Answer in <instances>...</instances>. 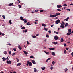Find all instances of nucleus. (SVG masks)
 Wrapping results in <instances>:
<instances>
[{
  "instance_id": "56",
  "label": "nucleus",
  "mask_w": 73,
  "mask_h": 73,
  "mask_svg": "<svg viewBox=\"0 0 73 73\" xmlns=\"http://www.w3.org/2000/svg\"><path fill=\"white\" fill-rule=\"evenodd\" d=\"M67 10L69 11H70V9H67Z\"/></svg>"
},
{
  "instance_id": "10",
  "label": "nucleus",
  "mask_w": 73,
  "mask_h": 73,
  "mask_svg": "<svg viewBox=\"0 0 73 73\" xmlns=\"http://www.w3.org/2000/svg\"><path fill=\"white\" fill-rule=\"evenodd\" d=\"M20 19H21V20H22V21H24L25 20V19H23V17H20Z\"/></svg>"
},
{
  "instance_id": "59",
  "label": "nucleus",
  "mask_w": 73,
  "mask_h": 73,
  "mask_svg": "<svg viewBox=\"0 0 73 73\" xmlns=\"http://www.w3.org/2000/svg\"><path fill=\"white\" fill-rule=\"evenodd\" d=\"M29 44V43L28 42V41H27V44Z\"/></svg>"
},
{
  "instance_id": "44",
  "label": "nucleus",
  "mask_w": 73,
  "mask_h": 73,
  "mask_svg": "<svg viewBox=\"0 0 73 73\" xmlns=\"http://www.w3.org/2000/svg\"><path fill=\"white\" fill-rule=\"evenodd\" d=\"M46 37L47 38H48L49 37V35H46Z\"/></svg>"
},
{
  "instance_id": "60",
  "label": "nucleus",
  "mask_w": 73,
  "mask_h": 73,
  "mask_svg": "<svg viewBox=\"0 0 73 73\" xmlns=\"http://www.w3.org/2000/svg\"><path fill=\"white\" fill-rule=\"evenodd\" d=\"M17 1L19 2V3H20V1L19 0H17Z\"/></svg>"
},
{
  "instance_id": "36",
  "label": "nucleus",
  "mask_w": 73,
  "mask_h": 73,
  "mask_svg": "<svg viewBox=\"0 0 73 73\" xmlns=\"http://www.w3.org/2000/svg\"><path fill=\"white\" fill-rule=\"evenodd\" d=\"M36 37H37V36H32V38H36Z\"/></svg>"
},
{
  "instance_id": "30",
  "label": "nucleus",
  "mask_w": 73,
  "mask_h": 73,
  "mask_svg": "<svg viewBox=\"0 0 73 73\" xmlns=\"http://www.w3.org/2000/svg\"><path fill=\"white\" fill-rule=\"evenodd\" d=\"M20 65H21V63H19L17 64V66H19Z\"/></svg>"
},
{
  "instance_id": "16",
  "label": "nucleus",
  "mask_w": 73,
  "mask_h": 73,
  "mask_svg": "<svg viewBox=\"0 0 73 73\" xmlns=\"http://www.w3.org/2000/svg\"><path fill=\"white\" fill-rule=\"evenodd\" d=\"M44 52L46 53V54H49V52H47L46 51H44Z\"/></svg>"
},
{
  "instance_id": "48",
  "label": "nucleus",
  "mask_w": 73,
  "mask_h": 73,
  "mask_svg": "<svg viewBox=\"0 0 73 73\" xmlns=\"http://www.w3.org/2000/svg\"><path fill=\"white\" fill-rule=\"evenodd\" d=\"M18 7H19V8H21V5H18Z\"/></svg>"
},
{
  "instance_id": "46",
  "label": "nucleus",
  "mask_w": 73,
  "mask_h": 73,
  "mask_svg": "<svg viewBox=\"0 0 73 73\" xmlns=\"http://www.w3.org/2000/svg\"><path fill=\"white\" fill-rule=\"evenodd\" d=\"M44 29L45 30V31H47V29H46V28H45V27L44 28Z\"/></svg>"
},
{
  "instance_id": "34",
  "label": "nucleus",
  "mask_w": 73,
  "mask_h": 73,
  "mask_svg": "<svg viewBox=\"0 0 73 73\" xmlns=\"http://www.w3.org/2000/svg\"><path fill=\"white\" fill-rule=\"evenodd\" d=\"M2 17H3V19H5V15H3V16H2Z\"/></svg>"
},
{
  "instance_id": "63",
  "label": "nucleus",
  "mask_w": 73,
  "mask_h": 73,
  "mask_svg": "<svg viewBox=\"0 0 73 73\" xmlns=\"http://www.w3.org/2000/svg\"><path fill=\"white\" fill-rule=\"evenodd\" d=\"M39 35L38 34H36V36H38Z\"/></svg>"
},
{
  "instance_id": "5",
  "label": "nucleus",
  "mask_w": 73,
  "mask_h": 73,
  "mask_svg": "<svg viewBox=\"0 0 73 73\" xmlns=\"http://www.w3.org/2000/svg\"><path fill=\"white\" fill-rule=\"evenodd\" d=\"M55 22H56V24H58V23H60V20L58 19V20H56Z\"/></svg>"
},
{
  "instance_id": "53",
  "label": "nucleus",
  "mask_w": 73,
  "mask_h": 73,
  "mask_svg": "<svg viewBox=\"0 0 73 73\" xmlns=\"http://www.w3.org/2000/svg\"><path fill=\"white\" fill-rule=\"evenodd\" d=\"M15 54V53H13V54H12V56H14Z\"/></svg>"
},
{
  "instance_id": "3",
  "label": "nucleus",
  "mask_w": 73,
  "mask_h": 73,
  "mask_svg": "<svg viewBox=\"0 0 73 73\" xmlns=\"http://www.w3.org/2000/svg\"><path fill=\"white\" fill-rule=\"evenodd\" d=\"M6 62H7V64H11L12 63L11 62L10 60L6 61Z\"/></svg>"
},
{
  "instance_id": "41",
  "label": "nucleus",
  "mask_w": 73,
  "mask_h": 73,
  "mask_svg": "<svg viewBox=\"0 0 73 73\" xmlns=\"http://www.w3.org/2000/svg\"><path fill=\"white\" fill-rule=\"evenodd\" d=\"M68 26V23H66V24H65V27H66Z\"/></svg>"
},
{
  "instance_id": "24",
  "label": "nucleus",
  "mask_w": 73,
  "mask_h": 73,
  "mask_svg": "<svg viewBox=\"0 0 73 73\" xmlns=\"http://www.w3.org/2000/svg\"><path fill=\"white\" fill-rule=\"evenodd\" d=\"M30 58H34L33 56H30Z\"/></svg>"
},
{
  "instance_id": "43",
  "label": "nucleus",
  "mask_w": 73,
  "mask_h": 73,
  "mask_svg": "<svg viewBox=\"0 0 73 73\" xmlns=\"http://www.w3.org/2000/svg\"><path fill=\"white\" fill-rule=\"evenodd\" d=\"M24 22L25 23H27V20L25 19L24 20Z\"/></svg>"
},
{
  "instance_id": "8",
  "label": "nucleus",
  "mask_w": 73,
  "mask_h": 73,
  "mask_svg": "<svg viewBox=\"0 0 73 73\" xmlns=\"http://www.w3.org/2000/svg\"><path fill=\"white\" fill-rule=\"evenodd\" d=\"M23 53H25V54H26L25 56H27V54H28L27 53V52L25 51H23Z\"/></svg>"
},
{
  "instance_id": "64",
  "label": "nucleus",
  "mask_w": 73,
  "mask_h": 73,
  "mask_svg": "<svg viewBox=\"0 0 73 73\" xmlns=\"http://www.w3.org/2000/svg\"><path fill=\"white\" fill-rule=\"evenodd\" d=\"M46 41H47V39H45V40H44V42H46Z\"/></svg>"
},
{
  "instance_id": "4",
  "label": "nucleus",
  "mask_w": 73,
  "mask_h": 73,
  "mask_svg": "<svg viewBox=\"0 0 73 73\" xmlns=\"http://www.w3.org/2000/svg\"><path fill=\"white\" fill-rule=\"evenodd\" d=\"M56 16H57V15H52L51 14L50 15V17H56Z\"/></svg>"
},
{
  "instance_id": "40",
  "label": "nucleus",
  "mask_w": 73,
  "mask_h": 73,
  "mask_svg": "<svg viewBox=\"0 0 73 73\" xmlns=\"http://www.w3.org/2000/svg\"><path fill=\"white\" fill-rule=\"evenodd\" d=\"M25 29V27L23 26L21 28V29Z\"/></svg>"
},
{
  "instance_id": "35",
  "label": "nucleus",
  "mask_w": 73,
  "mask_h": 73,
  "mask_svg": "<svg viewBox=\"0 0 73 73\" xmlns=\"http://www.w3.org/2000/svg\"><path fill=\"white\" fill-rule=\"evenodd\" d=\"M57 11L59 12H60L61 11V10L60 9H57Z\"/></svg>"
},
{
  "instance_id": "12",
  "label": "nucleus",
  "mask_w": 73,
  "mask_h": 73,
  "mask_svg": "<svg viewBox=\"0 0 73 73\" xmlns=\"http://www.w3.org/2000/svg\"><path fill=\"white\" fill-rule=\"evenodd\" d=\"M18 48H19L20 50H21L22 49L20 45L18 46Z\"/></svg>"
},
{
  "instance_id": "54",
  "label": "nucleus",
  "mask_w": 73,
  "mask_h": 73,
  "mask_svg": "<svg viewBox=\"0 0 73 73\" xmlns=\"http://www.w3.org/2000/svg\"><path fill=\"white\" fill-rule=\"evenodd\" d=\"M53 67H51V68H50V69L51 70L53 69Z\"/></svg>"
},
{
  "instance_id": "39",
  "label": "nucleus",
  "mask_w": 73,
  "mask_h": 73,
  "mask_svg": "<svg viewBox=\"0 0 73 73\" xmlns=\"http://www.w3.org/2000/svg\"><path fill=\"white\" fill-rule=\"evenodd\" d=\"M13 50L15 51L16 52V48H14V49H13Z\"/></svg>"
},
{
  "instance_id": "49",
  "label": "nucleus",
  "mask_w": 73,
  "mask_h": 73,
  "mask_svg": "<svg viewBox=\"0 0 73 73\" xmlns=\"http://www.w3.org/2000/svg\"><path fill=\"white\" fill-rule=\"evenodd\" d=\"M40 12L42 13V12H44V10H40Z\"/></svg>"
},
{
  "instance_id": "61",
  "label": "nucleus",
  "mask_w": 73,
  "mask_h": 73,
  "mask_svg": "<svg viewBox=\"0 0 73 73\" xmlns=\"http://www.w3.org/2000/svg\"><path fill=\"white\" fill-rule=\"evenodd\" d=\"M34 24H37V22H34Z\"/></svg>"
},
{
  "instance_id": "33",
  "label": "nucleus",
  "mask_w": 73,
  "mask_h": 73,
  "mask_svg": "<svg viewBox=\"0 0 73 73\" xmlns=\"http://www.w3.org/2000/svg\"><path fill=\"white\" fill-rule=\"evenodd\" d=\"M64 54H66V53H67V52L66 51V50H64Z\"/></svg>"
},
{
  "instance_id": "25",
  "label": "nucleus",
  "mask_w": 73,
  "mask_h": 73,
  "mask_svg": "<svg viewBox=\"0 0 73 73\" xmlns=\"http://www.w3.org/2000/svg\"><path fill=\"white\" fill-rule=\"evenodd\" d=\"M64 41V40L63 39V38H62V39H61V40H60V42H63Z\"/></svg>"
},
{
  "instance_id": "42",
  "label": "nucleus",
  "mask_w": 73,
  "mask_h": 73,
  "mask_svg": "<svg viewBox=\"0 0 73 73\" xmlns=\"http://www.w3.org/2000/svg\"><path fill=\"white\" fill-rule=\"evenodd\" d=\"M63 6H67V5L66 4H64L63 5Z\"/></svg>"
},
{
  "instance_id": "17",
  "label": "nucleus",
  "mask_w": 73,
  "mask_h": 73,
  "mask_svg": "<svg viewBox=\"0 0 73 73\" xmlns=\"http://www.w3.org/2000/svg\"><path fill=\"white\" fill-rule=\"evenodd\" d=\"M22 32H23V33L25 32V33H26L27 32V30H23Z\"/></svg>"
},
{
  "instance_id": "18",
  "label": "nucleus",
  "mask_w": 73,
  "mask_h": 73,
  "mask_svg": "<svg viewBox=\"0 0 73 73\" xmlns=\"http://www.w3.org/2000/svg\"><path fill=\"white\" fill-rule=\"evenodd\" d=\"M51 54L53 56H55V52H52V53Z\"/></svg>"
},
{
  "instance_id": "58",
  "label": "nucleus",
  "mask_w": 73,
  "mask_h": 73,
  "mask_svg": "<svg viewBox=\"0 0 73 73\" xmlns=\"http://www.w3.org/2000/svg\"><path fill=\"white\" fill-rule=\"evenodd\" d=\"M16 60H17V62H18L19 61V59L17 58H16Z\"/></svg>"
},
{
  "instance_id": "23",
  "label": "nucleus",
  "mask_w": 73,
  "mask_h": 73,
  "mask_svg": "<svg viewBox=\"0 0 73 73\" xmlns=\"http://www.w3.org/2000/svg\"><path fill=\"white\" fill-rule=\"evenodd\" d=\"M41 68H42V69L43 70H44L45 69V67H42Z\"/></svg>"
},
{
  "instance_id": "26",
  "label": "nucleus",
  "mask_w": 73,
  "mask_h": 73,
  "mask_svg": "<svg viewBox=\"0 0 73 73\" xmlns=\"http://www.w3.org/2000/svg\"><path fill=\"white\" fill-rule=\"evenodd\" d=\"M54 33H56V34H58V32H57L56 31H54Z\"/></svg>"
},
{
  "instance_id": "7",
  "label": "nucleus",
  "mask_w": 73,
  "mask_h": 73,
  "mask_svg": "<svg viewBox=\"0 0 73 73\" xmlns=\"http://www.w3.org/2000/svg\"><path fill=\"white\" fill-rule=\"evenodd\" d=\"M54 39H55V40H57L58 39V37L57 36H54Z\"/></svg>"
},
{
  "instance_id": "28",
  "label": "nucleus",
  "mask_w": 73,
  "mask_h": 73,
  "mask_svg": "<svg viewBox=\"0 0 73 73\" xmlns=\"http://www.w3.org/2000/svg\"><path fill=\"white\" fill-rule=\"evenodd\" d=\"M11 21H12V20H9V23H10V24H12V22H11Z\"/></svg>"
},
{
  "instance_id": "15",
  "label": "nucleus",
  "mask_w": 73,
  "mask_h": 73,
  "mask_svg": "<svg viewBox=\"0 0 73 73\" xmlns=\"http://www.w3.org/2000/svg\"><path fill=\"white\" fill-rule=\"evenodd\" d=\"M49 49L50 50H55V48H49Z\"/></svg>"
},
{
  "instance_id": "13",
  "label": "nucleus",
  "mask_w": 73,
  "mask_h": 73,
  "mask_svg": "<svg viewBox=\"0 0 73 73\" xmlns=\"http://www.w3.org/2000/svg\"><path fill=\"white\" fill-rule=\"evenodd\" d=\"M50 59H51V58H48V59L46 60V61H45V62H48V60H50Z\"/></svg>"
},
{
  "instance_id": "1",
  "label": "nucleus",
  "mask_w": 73,
  "mask_h": 73,
  "mask_svg": "<svg viewBox=\"0 0 73 73\" xmlns=\"http://www.w3.org/2000/svg\"><path fill=\"white\" fill-rule=\"evenodd\" d=\"M27 63H26V66H28L29 65V66H31L32 65V64L31 62H30L29 61L27 62Z\"/></svg>"
},
{
  "instance_id": "38",
  "label": "nucleus",
  "mask_w": 73,
  "mask_h": 73,
  "mask_svg": "<svg viewBox=\"0 0 73 73\" xmlns=\"http://www.w3.org/2000/svg\"><path fill=\"white\" fill-rule=\"evenodd\" d=\"M67 70H68V69L67 68H66L64 69V71L65 72H67Z\"/></svg>"
},
{
  "instance_id": "22",
  "label": "nucleus",
  "mask_w": 73,
  "mask_h": 73,
  "mask_svg": "<svg viewBox=\"0 0 73 73\" xmlns=\"http://www.w3.org/2000/svg\"><path fill=\"white\" fill-rule=\"evenodd\" d=\"M69 19V17L67 18L66 19H64V20L65 21L66 20V21H68V20Z\"/></svg>"
},
{
  "instance_id": "6",
  "label": "nucleus",
  "mask_w": 73,
  "mask_h": 73,
  "mask_svg": "<svg viewBox=\"0 0 73 73\" xmlns=\"http://www.w3.org/2000/svg\"><path fill=\"white\" fill-rule=\"evenodd\" d=\"M56 7H57V8H58L60 9V8H62V6L60 5H58L56 6Z\"/></svg>"
},
{
  "instance_id": "20",
  "label": "nucleus",
  "mask_w": 73,
  "mask_h": 73,
  "mask_svg": "<svg viewBox=\"0 0 73 73\" xmlns=\"http://www.w3.org/2000/svg\"><path fill=\"white\" fill-rule=\"evenodd\" d=\"M14 6V5H13V3H10L9 4V6Z\"/></svg>"
},
{
  "instance_id": "19",
  "label": "nucleus",
  "mask_w": 73,
  "mask_h": 73,
  "mask_svg": "<svg viewBox=\"0 0 73 73\" xmlns=\"http://www.w3.org/2000/svg\"><path fill=\"white\" fill-rule=\"evenodd\" d=\"M72 33H67V34L68 35H70Z\"/></svg>"
},
{
  "instance_id": "47",
  "label": "nucleus",
  "mask_w": 73,
  "mask_h": 73,
  "mask_svg": "<svg viewBox=\"0 0 73 73\" xmlns=\"http://www.w3.org/2000/svg\"><path fill=\"white\" fill-rule=\"evenodd\" d=\"M68 31H69V32H71V30L70 29H68Z\"/></svg>"
},
{
  "instance_id": "45",
  "label": "nucleus",
  "mask_w": 73,
  "mask_h": 73,
  "mask_svg": "<svg viewBox=\"0 0 73 73\" xmlns=\"http://www.w3.org/2000/svg\"><path fill=\"white\" fill-rule=\"evenodd\" d=\"M9 54L10 55L11 54V51H9Z\"/></svg>"
},
{
  "instance_id": "29",
  "label": "nucleus",
  "mask_w": 73,
  "mask_h": 73,
  "mask_svg": "<svg viewBox=\"0 0 73 73\" xmlns=\"http://www.w3.org/2000/svg\"><path fill=\"white\" fill-rule=\"evenodd\" d=\"M34 72H37V69L35 68H34Z\"/></svg>"
},
{
  "instance_id": "2",
  "label": "nucleus",
  "mask_w": 73,
  "mask_h": 73,
  "mask_svg": "<svg viewBox=\"0 0 73 73\" xmlns=\"http://www.w3.org/2000/svg\"><path fill=\"white\" fill-rule=\"evenodd\" d=\"M62 24H61V25L60 26V27L62 29L64 28V25H65V23L64 21H62Z\"/></svg>"
},
{
  "instance_id": "11",
  "label": "nucleus",
  "mask_w": 73,
  "mask_h": 73,
  "mask_svg": "<svg viewBox=\"0 0 73 73\" xmlns=\"http://www.w3.org/2000/svg\"><path fill=\"white\" fill-rule=\"evenodd\" d=\"M2 59H3V61L5 62L6 60V58L5 57H3L2 58Z\"/></svg>"
},
{
  "instance_id": "14",
  "label": "nucleus",
  "mask_w": 73,
  "mask_h": 73,
  "mask_svg": "<svg viewBox=\"0 0 73 73\" xmlns=\"http://www.w3.org/2000/svg\"><path fill=\"white\" fill-rule=\"evenodd\" d=\"M53 44H54V45H56L57 44H58V42H53Z\"/></svg>"
},
{
  "instance_id": "50",
  "label": "nucleus",
  "mask_w": 73,
  "mask_h": 73,
  "mask_svg": "<svg viewBox=\"0 0 73 73\" xmlns=\"http://www.w3.org/2000/svg\"><path fill=\"white\" fill-rule=\"evenodd\" d=\"M35 11L36 12H37L38 11V10H35Z\"/></svg>"
},
{
  "instance_id": "55",
  "label": "nucleus",
  "mask_w": 73,
  "mask_h": 73,
  "mask_svg": "<svg viewBox=\"0 0 73 73\" xmlns=\"http://www.w3.org/2000/svg\"><path fill=\"white\" fill-rule=\"evenodd\" d=\"M7 45H8L9 46H11V44L10 43H9V44H7Z\"/></svg>"
},
{
  "instance_id": "37",
  "label": "nucleus",
  "mask_w": 73,
  "mask_h": 73,
  "mask_svg": "<svg viewBox=\"0 0 73 73\" xmlns=\"http://www.w3.org/2000/svg\"><path fill=\"white\" fill-rule=\"evenodd\" d=\"M4 54H5L6 55L7 54V52L6 51H5L4 52Z\"/></svg>"
},
{
  "instance_id": "32",
  "label": "nucleus",
  "mask_w": 73,
  "mask_h": 73,
  "mask_svg": "<svg viewBox=\"0 0 73 73\" xmlns=\"http://www.w3.org/2000/svg\"><path fill=\"white\" fill-rule=\"evenodd\" d=\"M27 25H30V24L29 22L27 23Z\"/></svg>"
},
{
  "instance_id": "9",
  "label": "nucleus",
  "mask_w": 73,
  "mask_h": 73,
  "mask_svg": "<svg viewBox=\"0 0 73 73\" xmlns=\"http://www.w3.org/2000/svg\"><path fill=\"white\" fill-rule=\"evenodd\" d=\"M32 63L33 64H36V62H35V61L34 60H31Z\"/></svg>"
},
{
  "instance_id": "27",
  "label": "nucleus",
  "mask_w": 73,
  "mask_h": 73,
  "mask_svg": "<svg viewBox=\"0 0 73 73\" xmlns=\"http://www.w3.org/2000/svg\"><path fill=\"white\" fill-rule=\"evenodd\" d=\"M42 26L46 27V25H45V24H42Z\"/></svg>"
},
{
  "instance_id": "51",
  "label": "nucleus",
  "mask_w": 73,
  "mask_h": 73,
  "mask_svg": "<svg viewBox=\"0 0 73 73\" xmlns=\"http://www.w3.org/2000/svg\"><path fill=\"white\" fill-rule=\"evenodd\" d=\"M71 55H72V57H73V52L71 53Z\"/></svg>"
},
{
  "instance_id": "52",
  "label": "nucleus",
  "mask_w": 73,
  "mask_h": 73,
  "mask_svg": "<svg viewBox=\"0 0 73 73\" xmlns=\"http://www.w3.org/2000/svg\"><path fill=\"white\" fill-rule=\"evenodd\" d=\"M1 35H3V36L4 35H5V34L3 33H1Z\"/></svg>"
},
{
  "instance_id": "31",
  "label": "nucleus",
  "mask_w": 73,
  "mask_h": 73,
  "mask_svg": "<svg viewBox=\"0 0 73 73\" xmlns=\"http://www.w3.org/2000/svg\"><path fill=\"white\" fill-rule=\"evenodd\" d=\"M52 64H53V65H54V64H55V62L53 61V62H52Z\"/></svg>"
},
{
  "instance_id": "62",
  "label": "nucleus",
  "mask_w": 73,
  "mask_h": 73,
  "mask_svg": "<svg viewBox=\"0 0 73 73\" xmlns=\"http://www.w3.org/2000/svg\"><path fill=\"white\" fill-rule=\"evenodd\" d=\"M6 59L7 60H9V59H8V57H7V58H6Z\"/></svg>"
},
{
  "instance_id": "57",
  "label": "nucleus",
  "mask_w": 73,
  "mask_h": 73,
  "mask_svg": "<svg viewBox=\"0 0 73 73\" xmlns=\"http://www.w3.org/2000/svg\"><path fill=\"white\" fill-rule=\"evenodd\" d=\"M48 32H49V33H51V30H49L48 31Z\"/></svg>"
},
{
  "instance_id": "21",
  "label": "nucleus",
  "mask_w": 73,
  "mask_h": 73,
  "mask_svg": "<svg viewBox=\"0 0 73 73\" xmlns=\"http://www.w3.org/2000/svg\"><path fill=\"white\" fill-rule=\"evenodd\" d=\"M60 15V13H56V14L55 15H56V16L59 15Z\"/></svg>"
}]
</instances>
